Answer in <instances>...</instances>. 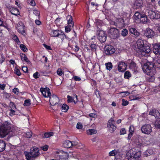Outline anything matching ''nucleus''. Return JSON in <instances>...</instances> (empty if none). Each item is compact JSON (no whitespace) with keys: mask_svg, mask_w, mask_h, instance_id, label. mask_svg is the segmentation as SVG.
<instances>
[{"mask_svg":"<svg viewBox=\"0 0 160 160\" xmlns=\"http://www.w3.org/2000/svg\"><path fill=\"white\" fill-rule=\"evenodd\" d=\"M12 125L10 123L6 121L0 125V135L4 137L8 135V138L14 136L16 135L15 130L12 128Z\"/></svg>","mask_w":160,"mask_h":160,"instance_id":"nucleus-1","label":"nucleus"},{"mask_svg":"<svg viewBox=\"0 0 160 160\" xmlns=\"http://www.w3.org/2000/svg\"><path fill=\"white\" fill-rule=\"evenodd\" d=\"M137 48L136 51L141 55L147 56L150 52L151 49L149 46L144 45L143 41L141 39H138L137 42Z\"/></svg>","mask_w":160,"mask_h":160,"instance_id":"nucleus-2","label":"nucleus"},{"mask_svg":"<svg viewBox=\"0 0 160 160\" xmlns=\"http://www.w3.org/2000/svg\"><path fill=\"white\" fill-rule=\"evenodd\" d=\"M153 63L150 62L144 64L142 67V69L144 72L145 71L147 73H152L154 74L156 72V70L154 67Z\"/></svg>","mask_w":160,"mask_h":160,"instance_id":"nucleus-3","label":"nucleus"},{"mask_svg":"<svg viewBox=\"0 0 160 160\" xmlns=\"http://www.w3.org/2000/svg\"><path fill=\"white\" fill-rule=\"evenodd\" d=\"M141 156V152L134 151L132 150H131L130 151L128 160H140Z\"/></svg>","mask_w":160,"mask_h":160,"instance_id":"nucleus-4","label":"nucleus"},{"mask_svg":"<svg viewBox=\"0 0 160 160\" xmlns=\"http://www.w3.org/2000/svg\"><path fill=\"white\" fill-rule=\"evenodd\" d=\"M119 31L116 28L111 27L108 31L109 36L112 39L117 38L119 35Z\"/></svg>","mask_w":160,"mask_h":160,"instance_id":"nucleus-5","label":"nucleus"},{"mask_svg":"<svg viewBox=\"0 0 160 160\" xmlns=\"http://www.w3.org/2000/svg\"><path fill=\"white\" fill-rule=\"evenodd\" d=\"M114 123L115 121L112 118H111L108 122L107 127L111 133L113 132L116 129V127L114 125Z\"/></svg>","mask_w":160,"mask_h":160,"instance_id":"nucleus-6","label":"nucleus"},{"mask_svg":"<svg viewBox=\"0 0 160 160\" xmlns=\"http://www.w3.org/2000/svg\"><path fill=\"white\" fill-rule=\"evenodd\" d=\"M104 53L106 55H109L114 53L115 51V49L111 45H106L104 47Z\"/></svg>","mask_w":160,"mask_h":160,"instance_id":"nucleus-7","label":"nucleus"},{"mask_svg":"<svg viewBox=\"0 0 160 160\" xmlns=\"http://www.w3.org/2000/svg\"><path fill=\"white\" fill-rule=\"evenodd\" d=\"M51 35L52 37H58L61 38L62 41L64 37L66 36L63 32L59 30H53Z\"/></svg>","mask_w":160,"mask_h":160,"instance_id":"nucleus-8","label":"nucleus"},{"mask_svg":"<svg viewBox=\"0 0 160 160\" xmlns=\"http://www.w3.org/2000/svg\"><path fill=\"white\" fill-rule=\"evenodd\" d=\"M98 35V39L101 42H104L107 39V36L104 32L102 30H98L97 31Z\"/></svg>","mask_w":160,"mask_h":160,"instance_id":"nucleus-9","label":"nucleus"},{"mask_svg":"<svg viewBox=\"0 0 160 160\" xmlns=\"http://www.w3.org/2000/svg\"><path fill=\"white\" fill-rule=\"evenodd\" d=\"M141 130L142 133L149 134L152 132V128L150 124H145L142 127Z\"/></svg>","mask_w":160,"mask_h":160,"instance_id":"nucleus-10","label":"nucleus"},{"mask_svg":"<svg viewBox=\"0 0 160 160\" xmlns=\"http://www.w3.org/2000/svg\"><path fill=\"white\" fill-rule=\"evenodd\" d=\"M148 15L151 19H158L160 18V15L158 13L151 10H148Z\"/></svg>","mask_w":160,"mask_h":160,"instance_id":"nucleus-11","label":"nucleus"},{"mask_svg":"<svg viewBox=\"0 0 160 160\" xmlns=\"http://www.w3.org/2000/svg\"><path fill=\"white\" fill-rule=\"evenodd\" d=\"M28 152L29 155L38 157L40 154L39 152L38 149L36 147H32L31 148L30 152Z\"/></svg>","mask_w":160,"mask_h":160,"instance_id":"nucleus-12","label":"nucleus"},{"mask_svg":"<svg viewBox=\"0 0 160 160\" xmlns=\"http://www.w3.org/2000/svg\"><path fill=\"white\" fill-rule=\"evenodd\" d=\"M127 64L123 61L120 62L118 65V70L119 72H124L127 69Z\"/></svg>","mask_w":160,"mask_h":160,"instance_id":"nucleus-13","label":"nucleus"},{"mask_svg":"<svg viewBox=\"0 0 160 160\" xmlns=\"http://www.w3.org/2000/svg\"><path fill=\"white\" fill-rule=\"evenodd\" d=\"M40 91L44 97H50L51 96V93L50 91V89L48 88H41L40 89Z\"/></svg>","mask_w":160,"mask_h":160,"instance_id":"nucleus-14","label":"nucleus"},{"mask_svg":"<svg viewBox=\"0 0 160 160\" xmlns=\"http://www.w3.org/2000/svg\"><path fill=\"white\" fill-rule=\"evenodd\" d=\"M59 102L58 98L56 95H53L50 98V102L52 106H55L58 104Z\"/></svg>","mask_w":160,"mask_h":160,"instance_id":"nucleus-15","label":"nucleus"},{"mask_svg":"<svg viewBox=\"0 0 160 160\" xmlns=\"http://www.w3.org/2000/svg\"><path fill=\"white\" fill-rule=\"evenodd\" d=\"M154 32L150 28H147L145 30L144 33V35L148 38H152L155 35Z\"/></svg>","mask_w":160,"mask_h":160,"instance_id":"nucleus-16","label":"nucleus"},{"mask_svg":"<svg viewBox=\"0 0 160 160\" xmlns=\"http://www.w3.org/2000/svg\"><path fill=\"white\" fill-rule=\"evenodd\" d=\"M153 52L156 55H159L160 54V42L155 43L153 47Z\"/></svg>","mask_w":160,"mask_h":160,"instance_id":"nucleus-17","label":"nucleus"},{"mask_svg":"<svg viewBox=\"0 0 160 160\" xmlns=\"http://www.w3.org/2000/svg\"><path fill=\"white\" fill-rule=\"evenodd\" d=\"M117 27L119 28H121L124 26V20L122 18H117L116 20Z\"/></svg>","mask_w":160,"mask_h":160,"instance_id":"nucleus-18","label":"nucleus"},{"mask_svg":"<svg viewBox=\"0 0 160 160\" xmlns=\"http://www.w3.org/2000/svg\"><path fill=\"white\" fill-rule=\"evenodd\" d=\"M149 114L154 116L156 118H159L160 115L159 111L155 109L151 110L149 112Z\"/></svg>","mask_w":160,"mask_h":160,"instance_id":"nucleus-19","label":"nucleus"},{"mask_svg":"<svg viewBox=\"0 0 160 160\" xmlns=\"http://www.w3.org/2000/svg\"><path fill=\"white\" fill-rule=\"evenodd\" d=\"M148 18L147 15L144 14H142L141 17L139 19V21H138L137 23L141 22L142 23H145L147 22Z\"/></svg>","mask_w":160,"mask_h":160,"instance_id":"nucleus-20","label":"nucleus"},{"mask_svg":"<svg viewBox=\"0 0 160 160\" xmlns=\"http://www.w3.org/2000/svg\"><path fill=\"white\" fill-rule=\"evenodd\" d=\"M143 1L142 0H136L134 4V7L136 9L140 8L142 7Z\"/></svg>","mask_w":160,"mask_h":160,"instance_id":"nucleus-21","label":"nucleus"},{"mask_svg":"<svg viewBox=\"0 0 160 160\" xmlns=\"http://www.w3.org/2000/svg\"><path fill=\"white\" fill-rule=\"evenodd\" d=\"M59 154V158L61 159H66L68 158V153L65 152L60 151Z\"/></svg>","mask_w":160,"mask_h":160,"instance_id":"nucleus-22","label":"nucleus"},{"mask_svg":"<svg viewBox=\"0 0 160 160\" xmlns=\"http://www.w3.org/2000/svg\"><path fill=\"white\" fill-rule=\"evenodd\" d=\"M129 31L130 33L134 35V37H137L140 35V33L134 28H130Z\"/></svg>","mask_w":160,"mask_h":160,"instance_id":"nucleus-23","label":"nucleus"},{"mask_svg":"<svg viewBox=\"0 0 160 160\" xmlns=\"http://www.w3.org/2000/svg\"><path fill=\"white\" fill-rule=\"evenodd\" d=\"M129 68L131 69L134 72H135L138 71L137 68L136 66V64L133 62L132 61L130 64Z\"/></svg>","mask_w":160,"mask_h":160,"instance_id":"nucleus-24","label":"nucleus"},{"mask_svg":"<svg viewBox=\"0 0 160 160\" xmlns=\"http://www.w3.org/2000/svg\"><path fill=\"white\" fill-rule=\"evenodd\" d=\"M20 56L21 57V59L22 61H24L27 62L28 64H31V62L28 60V58L26 55L24 53H20Z\"/></svg>","mask_w":160,"mask_h":160,"instance_id":"nucleus-25","label":"nucleus"},{"mask_svg":"<svg viewBox=\"0 0 160 160\" xmlns=\"http://www.w3.org/2000/svg\"><path fill=\"white\" fill-rule=\"evenodd\" d=\"M9 10L10 12L12 14L16 16H17L20 14L19 10L17 8H10Z\"/></svg>","mask_w":160,"mask_h":160,"instance_id":"nucleus-26","label":"nucleus"},{"mask_svg":"<svg viewBox=\"0 0 160 160\" xmlns=\"http://www.w3.org/2000/svg\"><path fill=\"white\" fill-rule=\"evenodd\" d=\"M74 96L76 98V101H75V100H74L72 97L69 95H68L67 96L68 102H73L74 103H76L78 101V97L77 96L76 94L74 95Z\"/></svg>","mask_w":160,"mask_h":160,"instance_id":"nucleus-27","label":"nucleus"},{"mask_svg":"<svg viewBox=\"0 0 160 160\" xmlns=\"http://www.w3.org/2000/svg\"><path fill=\"white\" fill-rule=\"evenodd\" d=\"M26 158L27 160H35L37 157L29 155L28 152H24Z\"/></svg>","mask_w":160,"mask_h":160,"instance_id":"nucleus-28","label":"nucleus"},{"mask_svg":"<svg viewBox=\"0 0 160 160\" xmlns=\"http://www.w3.org/2000/svg\"><path fill=\"white\" fill-rule=\"evenodd\" d=\"M63 145L64 147L69 148L72 146V143H71V142L69 140H67L64 142Z\"/></svg>","mask_w":160,"mask_h":160,"instance_id":"nucleus-29","label":"nucleus"},{"mask_svg":"<svg viewBox=\"0 0 160 160\" xmlns=\"http://www.w3.org/2000/svg\"><path fill=\"white\" fill-rule=\"evenodd\" d=\"M142 14H140L138 12H136L135 13L134 15L133 16V19L136 22H137L139 21V19L142 15Z\"/></svg>","mask_w":160,"mask_h":160,"instance_id":"nucleus-30","label":"nucleus"},{"mask_svg":"<svg viewBox=\"0 0 160 160\" xmlns=\"http://www.w3.org/2000/svg\"><path fill=\"white\" fill-rule=\"evenodd\" d=\"M5 142L3 140H0V152L5 150Z\"/></svg>","mask_w":160,"mask_h":160,"instance_id":"nucleus-31","label":"nucleus"},{"mask_svg":"<svg viewBox=\"0 0 160 160\" xmlns=\"http://www.w3.org/2000/svg\"><path fill=\"white\" fill-rule=\"evenodd\" d=\"M97 133V131L94 129H91L88 130L87 131V133L88 135L94 134Z\"/></svg>","mask_w":160,"mask_h":160,"instance_id":"nucleus-32","label":"nucleus"},{"mask_svg":"<svg viewBox=\"0 0 160 160\" xmlns=\"http://www.w3.org/2000/svg\"><path fill=\"white\" fill-rule=\"evenodd\" d=\"M90 47L91 48L92 52H95L97 49L98 45L95 44L91 43Z\"/></svg>","mask_w":160,"mask_h":160,"instance_id":"nucleus-33","label":"nucleus"},{"mask_svg":"<svg viewBox=\"0 0 160 160\" xmlns=\"http://www.w3.org/2000/svg\"><path fill=\"white\" fill-rule=\"evenodd\" d=\"M67 19L69 18L68 20V23L69 25L70 24L72 27L74 26L73 22H72V18L71 15H68L67 17Z\"/></svg>","mask_w":160,"mask_h":160,"instance_id":"nucleus-34","label":"nucleus"},{"mask_svg":"<svg viewBox=\"0 0 160 160\" xmlns=\"http://www.w3.org/2000/svg\"><path fill=\"white\" fill-rule=\"evenodd\" d=\"M145 7L147 9L151 10L152 9L153 6L150 2H146L145 4Z\"/></svg>","mask_w":160,"mask_h":160,"instance_id":"nucleus-35","label":"nucleus"},{"mask_svg":"<svg viewBox=\"0 0 160 160\" xmlns=\"http://www.w3.org/2000/svg\"><path fill=\"white\" fill-rule=\"evenodd\" d=\"M105 66L106 69L109 71L111 70L112 68V65L111 62L106 63H105Z\"/></svg>","mask_w":160,"mask_h":160,"instance_id":"nucleus-36","label":"nucleus"},{"mask_svg":"<svg viewBox=\"0 0 160 160\" xmlns=\"http://www.w3.org/2000/svg\"><path fill=\"white\" fill-rule=\"evenodd\" d=\"M155 127L157 128L160 129V118H157L155 123Z\"/></svg>","mask_w":160,"mask_h":160,"instance_id":"nucleus-37","label":"nucleus"},{"mask_svg":"<svg viewBox=\"0 0 160 160\" xmlns=\"http://www.w3.org/2000/svg\"><path fill=\"white\" fill-rule=\"evenodd\" d=\"M69 108V107L66 104H63L62 107V111L64 112L67 111Z\"/></svg>","mask_w":160,"mask_h":160,"instance_id":"nucleus-38","label":"nucleus"},{"mask_svg":"<svg viewBox=\"0 0 160 160\" xmlns=\"http://www.w3.org/2000/svg\"><path fill=\"white\" fill-rule=\"evenodd\" d=\"M53 132H45L44 134V136H43V138H48L50 137L53 136Z\"/></svg>","mask_w":160,"mask_h":160,"instance_id":"nucleus-39","label":"nucleus"},{"mask_svg":"<svg viewBox=\"0 0 160 160\" xmlns=\"http://www.w3.org/2000/svg\"><path fill=\"white\" fill-rule=\"evenodd\" d=\"M128 34V31L126 29H123L121 32V35L123 37L126 36Z\"/></svg>","mask_w":160,"mask_h":160,"instance_id":"nucleus-40","label":"nucleus"},{"mask_svg":"<svg viewBox=\"0 0 160 160\" xmlns=\"http://www.w3.org/2000/svg\"><path fill=\"white\" fill-rule=\"evenodd\" d=\"M147 79L149 82H153L155 79V77L153 75L149 76Z\"/></svg>","mask_w":160,"mask_h":160,"instance_id":"nucleus-41","label":"nucleus"},{"mask_svg":"<svg viewBox=\"0 0 160 160\" xmlns=\"http://www.w3.org/2000/svg\"><path fill=\"white\" fill-rule=\"evenodd\" d=\"M156 67H160V58H157L156 60H155L154 65Z\"/></svg>","mask_w":160,"mask_h":160,"instance_id":"nucleus-42","label":"nucleus"},{"mask_svg":"<svg viewBox=\"0 0 160 160\" xmlns=\"http://www.w3.org/2000/svg\"><path fill=\"white\" fill-rule=\"evenodd\" d=\"M31 104L30 100L29 99H27L24 101L23 105L24 106H29Z\"/></svg>","mask_w":160,"mask_h":160,"instance_id":"nucleus-43","label":"nucleus"},{"mask_svg":"<svg viewBox=\"0 0 160 160\" xmlns=\"http://www.w3.org/2000/svg\"><path fill=\"white\" fill-rule=\"evenodd\" d=\"M21 49L24 52H27L28 51V49L26 46L23 44H21L20 46Z\"/></svg>","mask_w":160,"mask_h":160,"instance_id":"nucleus-44","label":"nucleus"},{"mask_svg":"<svg viewBox=\"0 0 160 160\" xmlns=\"http://www.w3.org/2000/svg\"><path fill=\"white\" fill-rule=\"evenodd\" d=\"M9 106L11 109H16V106L14 103L12 102H10Z\"/></svg>","mask_w":160,"mask_h":160,"instance_id":"nucleus-45","label":"nucleus"},{"mask_svg":"<svg viewBox=\"0 0 160 160\" xmlns=\"http://www.w3.org/2000/svg\"><path fill=\"white\" fill-rule=\"evenodd\" d=\"M131 76V74L129 72L127 71L125 72L124 75L125 78L128 79Z\"/></svg>","mask_w":160,"mask_h":160,"instance_id":"nucleus-46","label":"nucleus"},{"mask_svg":"<svg viewBox=\"0 0 160 160\" xmlns=\"http://www.w3.org/2000/svg\"><path fill=\"white\" fill-rule=\"evenodd\" d=\"M71 26H72L70 25L66 26L65 27V31L66 32H68L71 31Z\"/></svg>","mask_w":160,"mask_h":160,"instance_id":"nucleus-47","label":"nucleus"},{"mask_svg":"<svg viewBox=\"0 0 160 160\" xmlns=\"http://www.w3.org/2000/svg\"><path fill=\"white\" fill-rule=\"evenodd\" d=\"M57 72V74L60 76H62V75H64L63 72L60 68H59L58 69Z\"/></svg>","mask_w":160,"mask_h":160,"instance_id":"nucleus-48","label":"nucleus"},{"mask_svg":"<svg viewBox=\"0 0 160 160\" xmlns=\"http://www.w3.org/2000/svg\"><path fill=\"white\" fill-rule=\"evenodd\" d=\"M14 72V73L18 76H20L21 74L20 70L17 68H15Z\"/></svg>","mask_w":160,"mask_h":160,"instance_id":"nucleus-49","label":"nucleus"},{"mask_svg":"<svg viewBox=\"0 0 160 160\" xmlns=\"http://www.w3.org/2000/svg\"><path fill=\"white\" fill-rule=\"evenodd\" d=\"M120 94H122V97H124L125 96H127L130 94V93L128 92V91L122 92L120 93Z\"/></svg>","mask_w":160,"mask_h":160,"instance_id":"nucleus-50","label":"nucleus"},{"mask_svg":"<svg viewBox=\"0 0 160 160\" xmlns=\"http://www.w3.org/2000/svg\"><path fill=\"white\" fill-rule=\"evenodd\" d=\"M128 102L127 100H125L124 99H122V105L123 106H125L128 105Z\"/></svg>","mask_w":160,"mask_h":160,"instance_id":"nucleus-51","label":"nucleus"},{"mask_svg":"<svg viewBox=\"0 0 160 160\" xmlns=\"http://www.w3.org/2000/svg\"><path fill=\"white\" fill-rule=\"evenodd\" d=\"M39 76L40 74L38 72H36L33 74V77L35 79L38 78L39 77Z\"/></svg>","mask_w":160,"mask_h":160,"instance_id":"nucleus-52","label":"nucleus"},{"mask_svg":"<svg viewBox=\"0 0 160 160\" xmlns=\"http://www.w3.org/2000/svg\"><path fill=\"white\" fill-rule=\"evenodd\" d=\"M12 92H14L15 94L18 95L19 93V90L18 89L16 88H14L12 90Z\"/></svg>","mask_w":160,"mask_h":160,"instance_id":"nucleus-53","label":"nucleus"},{"mask_svg":"<svg viewBox=\"0 0 160 160\" xmlns=\"http://www.w3.org/2000/svg\"><path fill=\"white\" fill-rule=\"evenodd\" d=\"M12 39L16 42H17V43H18V42H20L18 37L16 35L14 36L13 37Z\"/></svg>","mask_w":160,"mask_h":160,"instance_id":"nucleus-54","label":"nucleus"},{"mask_svg":"<svg viewBox=\"0 0 160 160\" xmlns=\"http://www.w3.org/2000/svg\"><path fill=\"white\" fill-rule=\"evenodd\" d=\"M48 148V146L47 145H45L44 146H42L41 147V148L43 151H47Z\"/></svg>","mask_w":160,"mask_h":160,"instance_id":"nucleus-55","label":"nucleus"},{"mask_svg":"<svg viewBox=\"0 0 160 160\" xmlns=\"http://www.w3.org/2000/svg\"><path fill=\"white\" fill-rule=\"evenodd\" d=\"M120 133V135H124L126 133V131L125 128H122L121 129Z\"/></svg>","mask_w":160,"mask_h":160,"instance_id":"nucleus-56","label":"nucleus"},{"mask_svg":"<svg viewBox=\"0 0 160 160\" xmlns=\"http://www.w3.org/2000/svg\"><path fill=\"white\" fill-rule=\"evenodd\" d=\"M32 135V133L31 132H28L26 133V137L28 138H30Z\"/></svg>","mask_w":160,"mask_h":160,"instance_id":"nucleus-57","label":"nucleus"},{"mask_svg":"<svg viewBox=\"0 0 160 160\" xmlns=\"http://www.w3.org/2000/svg\"><path fill=\"white\" fill-rule=\"evenodd\" d=\"M134 127L133 126H131L129 128V132L133 133L134 131Z\"/></svg>","mask_w":160,"mask_h":160,"instance_id":"nucleus-58","label":"nucleus"},{"mask_svg":"<svg viewBox=\"0 0 160 160\" xmlns=\"http://www.w3.org/2000/svg\"><path fill=\"white\" fill-rule=\"evenodd\" d=\"M76 127L77 129H81L82 128V125L81 123L78 122L77 124Z\"/></svg>","mask_w":160,"mask_h":160,"instance_id":"nucleus-59","label":"nucleus"},{"mask_svg":"<svg viewBox=\"0 0 160 160\" xmlns=\"http://www.w3.org/2000/svg\"><path fill=\"white\" fill-rule=\"evenodd\" d=\"M115 150H112L109 152V155L110 156H114L115 155Z\"/></svg>","mask_w":160,"mask_h":160,"instance_id":"nucleus-60","label":"nucleus"},{"mask_svg":"<svg viewBox=\"0 0 160 160\" xmlns=\"http://www.w3.org/2000/svg\"><path fill=\"white\" fill-rule=\"evenodd\" d=\"M33 13L36 16H40V12H39L37 10H33Z\"/></svg>","mask_w":160,"mask_h":160,"instance_id":"nucleus-61","label":"nucleus"},{"mask_svg":"<svg viewBox=\"0 0 160 160\" xmlns=\"http://www.w3.org/2000/svg\"><path fill=\"white\" fill-rule=\"evenodd\" d=\"M1 58L0 59V63L2 64L3 62L5 60V59L4 57H3V54H1Z\"/></svg>","mask_w":160,"mask_h":160,"instance_id":"nucleus-62","label":"nucleus"},{"mask_svg":"<svg viewBox=\"0 0 160 160\" xmlns=\"http://www.w3.org/2000/svg\"><path fill=\"white\" fill-rule=\"evenodd\" d=\"M73 78L75 81H79L81 80V78L80 77L77 76L73 77Z\"/></svg>","mask_w":160,"mask_h":160,"instance_id":"nucleus-63","label":"nucleus"},{"mask_svg":"<svg viewBox=\"0 0 160 160\" xmlns=\"http://www.w3.org/2000/svg\"><path fill=\"white\" fill-rule=\"evenodd\" d=\"M91 5L93 7H94V6L97 7L100 5V4H99L97 2H91Z\"/></svg>","mask_w":160,"mask_h":160,"instance_id":"nucleus-64","label":"nucleus"}]
</instances>
